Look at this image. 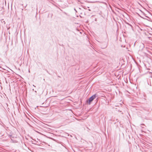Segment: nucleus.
<instances>
[{
    "instance_id": "nucleus-5",
    "label": "nucleus",
    "mask_w": 152,
    "mask_h": 152,
    "mask_svg": "<svg viewBox=\"0 0 152 152\" xmlns=\"http://www.w3.org/2000/svg\"><path fill=\"white\" fill-rule=\"evenodd\" d=\"M138 15L141 18H143V19H145V18H143V17H142L141 16H140L139 14H138Z\"/></svg>"
},
{
    "instance_id": "nucleus-3",
    "label": "nucleus",
    "mask_w": 152,
    "mask_h": 152,
    "mask_svg": "<svg viewBox=\"0 0 152 152\" xmlns=\"http://www.w3.org/2000/svg\"><path fill=\"white\" fill-rule=\"evenodd\" d=\"M126 23L127 24H128V25H129V26H130L132 28V26L129 23Z\"/></svg>"
},
{
    "instance_id": "nucleus-9",
    "label": "nucleus",
    "mask_w": 152,
    "mask_h": 152,
    "mask_svg": "<svg viewBox=\"0 0 152 152\" xmlns=\"http://www.w3.org/2000/svg\"><path fill=\"white\" fill-rule=\"evenodd\" d=\"M141 125H144V124H141Z\"/></svg>"
},
{
    "instance_id": "nucleus-6",
    "label": "nucleus",
    "mask_w": 152,
    "mask_h": 152,
    "mask_svg": "<svg viewBox=\"0 0 152 152\" xmlns=\"http://www.w3.org/2000/svg\"><path fill=\"white\" fill-rule=\"evenodd\" d=\"M145 17H147V18H149V19H150V18H149V17H148V16H145Z\"/></svg>"
},
{
    "instance_id": "nucleus-12",
    "label": "nucleus",
    "mask_w": 152,
    "mask_h": 152,
    "mask_svg": "<svg viewBox=\"0 0 152 152\" xmlns=\"http://www.w3.org/2000/svg\"><path fill=\"white\" fill-rule=\"evenodd\" d=\"M27 5H26V6H25V7H26V6H27Z\"/></svg>"
},
{
    "instance_id": "nucleus-10",
    "label": "nucleus",
    "mask_w": 152,
    "mask_h": 152,
    "mask_svg": "<svg viewBox=\"0 0 152 152\" xmlns=\"http://www.w3.org/2000/svg\"><path fill=\"white\" fill-rule=\"evenodd\" d=\"M87 8H89V7H87Z\"/></svg>"
},
{
    "instance_id": "nucleus-1",
    "label": "nucleus",
    "mask_w": 152,
    "mask_h": 152,
    "mask_svg": "<svg viewBox=\"0 0 152 152\" xmlns=\"http://www.w3.org/2000/svg\"><path fill=\"white\" fill-rule=\"evenodd\" d=\"M97 96V95L96 94H94L90 97L86 101V102L88 103L89 105H90L94 99Z\"/></svg>"
},
{
    "instance_id": "nucleus-4",
    "label": "nucleus",
    "mask_w": 152,
    "mask_h": 152,
    "mask_svg": "<svg viewBox=\"0 0 152 152\" xmlns=\"http://www.w3.org/2000/svg\"><path fill=\"white\" fill-rule=\"evenodd\" d=\"M82 7L83 8H84L85 9H87V7L85 6H82Z\"/></svg>"
},
{
    "instance_id": "nucleus-13",
    "label": "nucleus",
    "mask_w": 152,
    "mask_h": 152,
    "mask_svg": "<svg viewBox=\"0 0 152 152\" xmlns=\"http://www.w3.org/2000/svg\"><path fill=\"white\" fill-rule=\"evenodd\" d=\"M27 5H26V6H25V7H26V6H27Z\"/></svg>"
},
{
    "instance_id": "nucleus-7",
    "label": "nucleus",
    "mask_w": 152,
    "mask_h": 152,
    "mask_svg": "<svg viewBox=\"0 0 152 152\" xmlns=\"http://www.w3.org/2000/svg\"><path fill=\"white\" fill-rule=\"evenodd\" d=\"M74 10L76 12H77V10H76V9H75V8H74Z\"/></svg>"
},
{
    "instance_id": "nucleus-2",
    "label": "nucleus",
    "mask_w": 152,
    "mask_h": 152,
    "mask_svg": "<svg viewBox=\"0 0 152 152\" xmlns=\"http://www.w3.org/2000/svg\"><path fill=\"white\" fill-rule=\"evenodd\" d=\"M107 46V43L106 42H105L104 43V45L102 46V48L103 49H104L106 48Z\"/></svg>"
},
{
    "instance_id": "nucleus-8",
    "label": "nucleus",
    "mask_w": 152,
    "mask_h": 152,
    "mask_svg": "<svg viewBox=\"0 0 152 152\" xmlns=\"http://www.w3.org/2000/svg\"><path fill=\"white\" fill-rule=\"evenodd\" d=\"M88 10L89 11H91V10H90V9H88Z\"/></svg>"
},
{
    "instance_id": "nucleus-11",
    "label": "nucleus",
    "mask_w": 152,
    "mask_h": 152,
    "mask_svg": "<svg viewBox=\"0 0 152 152\" xmlns=\"http://www.w3.org/2000/svg\"><path fill=\"white\" fill-rule=\"evenodd\" d=\"M33 86H34L35 87V86H34V85H33Z\"/></svg>"
}]
</instances>
